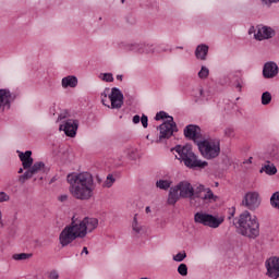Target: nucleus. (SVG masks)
Segmentation results:
<instances>
[{"mask_svg": "<svg viewBox=\"0 0 279 279\" xmlns=\"http://www.w3.org/2000/svg\"><path fill=\"white\" fill-rule=\"evenodd\" d=\"M99 227V219L93 217H85L82 220L72 218L70 225L65 226L59 234V243L61 246L66 247L75 241V239H86V236Z\"/></svg>", "mask_w": 279, "mask_h": 279, "instance_id": "1", "label": "nucleus"}, {"mask_svg": "<svg viewBox=\"0 0 279 279\" xmlns=\"http://www.w3.org/2000/svg\"><path fill=\"white\" fill-rule=\"evenodd\" d=\"M70 184L69 191L75 199L86 202L95 192V179L90 172H72L66 177Z\"/></svg>", "mask_w": 279, "mask_h": 279, "instance_id": "2", "label": "nucleus"}, {"mask_svg": "<svg viewBox=\"0 0 279 279\" xmlns=\"http://www.w3.org/2000/svg\"><path fill=\"white\" fill-rule=\"evenodd\" d=\"M173 151L177 153L175 155L177 160H180V162H183V165L187 169L202 171V169H206V167H208V161L199 159V157L196 154H194L193 146L189 144L177 145L173 148Z\"/></svg>", "mask_w": 279, "mask_h": 279, "instance_id": "3", "label": "nucleus"}, {"mask_svg": "<svg viewBox=\"0 0 279 279\" xmlns=\"http://www.w3.org/2000/svg\"><path fill=\"white\" fill-rule=\"evenodd\" d=\"M238 232L247 239H258L260 236V223L256 216H252L245 210L238 219Z\"/></svg>", "mask_w": 279, "mask_h": 279, "instance_id": "4", "label": "nucleus"}, {"mask_svg": "<svg viewBox=\"0 0 279 279\" xmlns=\"http://www.w3.org/2000/svg\"><path fill=\"white\" fill-rule=\"evenodd\" d=\"M197 147L205 160H215L221 154V141L217 138L202 140L197 142Z\"/></svg>", "mask_w": 279, "mask_h": 279, "instance_id": "5", "label": "nucleus"}, {"mask_svg": "<svg viewBox=\"0 0 279 279\" xmlns=\"http://www.w3.org/2000/svg\"><path fill=\"white\" fill-rule=\"evenodd\" d=\"M194 221L206 228L217 229L223 223L225 219L223 217H217L206 211H198L194 215Z\"/></svg>", "mask_w": 279, "mask_h": 279, "instance_id": "6", "label": "nucleus"}, {"mask_svg": "<svg viewBox=\"0 0 279 279\" xmlns=\"http://www.w3.org/2000/svg\"><path fill=\"white\" fill-rule=\"evenodd\" d=\"M173 132H178V125L173 121V117H168V120L159 125V142L171 138Z\"/></svg>", "mask_w": 279, "mask_h": 279, "instance_id": "7", "label": "nucleus"}, {"mask_svg": "<svg viewBox=\"0 0 279 279\" xmlns=\"http://www.w3.org/2000/svg\"><path fill=\"white\" fill-rule=\"evenodd\" d=\"M242 206L247 210H256L260 206V194L257 191L246 192L242 199Z\"/></svg>", "mask_w": 279, "mask_h": 279, "instance_id": "8", "label": "nucleus"}, {"mask_svg": "<svg viewBox=\"0 0 279 279\" xmlns=\"http://www.w3.org/2000/svg\"><path fill=\"white\" fill-rule=\"evenodd\" d=\"M80 128V120L68 119L60 124L59 130L64 132L65 136L75 138L77 136V130Z\"/></svg>", "mask_w": 279, "mask_h": 279, "instance_id": "9", "label": "nucleus"}, {"mask_svg": "<svg viewBox=\"0 0 279 279\" xmlns=\"http://www.w3.org/2000/svg\"><path fill=\"white\" fill-rule=\"evenodd\" d=\"M177 191H179V195L181 199H193L195 197V187L191 184V182L184 180L174 185Z\"/></svg>", "mask_w": 279, "mask_h": 279, "instance_id": "10", "label": "nucleus"}, {"mask_svg": "<svg viewBox=\"0 0 279 279\" xmlns=\"http://www.w3.org/2000/svg\"><path fill=\"white\" fill-rule=\"evenodd\" d=\"M266 276L271 279L279 278V256H272L265 262Z\"/></svg>", "mask_w": 279, "mask_h": 279, "instance_id": "11", "label": "nucleus"}, {"mask_svg": "<svg viewBox=\"0 0 279 279\" xmlns=\"http://www.w3.org/2000/svg\"><path fill=\"white\" fill-rule=\"evenodd\" d=\"M41 169H45V162H35L33 166L28 168V170H26L23 174L19 177V182H21V184H25L26 180L34 178V175H36L38 171H41Z\"/></svg>", "mask_w": 279, "mask_h": 279, "instance_id": "12", "label": "nucleus"}, {"mask_svg": "<svg viewBox=\"0 0 279 279\" xmlns=\"http://www.w3.org/2000/svg\"><path fill=\"white\" fill-rule=\"evenodd\" d=\"M184 136L197 145L202 141V129L198 125L189 124L184 129Z\"/></svg>", "mask_w": 279, "mask_h": 279, "instance_id": "13", "label": "nucleus"}, {"mask_svg": "<svg viewBox=\"0 0 279 279\" xmlns=\"http://www.w3.org/2000/svg\"><path fill=\"white\" fill-rule=\"evenodd\" d=\"M109 101L111 104L112 110H119L123 106V93L121 89L113 87L109 94Z\"/></svg>", "mask_w": 279, "mask_h": 279, "instance_id": "14", "label": "nucleus"}, {"mask_svg": "<svg viewBox=\"0 0 279 279\" xmlns=\"http://www.w3.org/2000/svg\"><path fill=\"white\" fill-rule=\"evenodd\" d=\"M125 51H134V53H154V45L149 44H128Z\"/></svg>", "mask_w": 279, "mask_h": 279, "instance_id": "15", "label": "nucleus"}, {"mask_svg": "<svg viewBox=\"0 0 279 279\" xmlns=\"http://www.w3.org/2000/svg\"><path fill=\"white\" fill-rule=\"evenodd\" d=\"M12 106V93L10 89H0V112L10 110Z\"/></svg>", "mask_w": 279, "mask_h": 279, "instance_id": "16", "label": "nucleus"}, {"mask_svg": "<svg viewBox=\"0 0 279 279\" xmlns=\"http://www.w3.org/2000/svg\"><path fill=\"white\" fill-rule=\"evenodd\" d=\"M190 96L195 101V104H206L208 101V97L210 94L208 92H204L202 87H195L192 89Z\"/></svg>", "mask_w": 279, "mask_h": 279, "instance_id": "17", "label": "nucleus"}, {"mask_svg": "<svg viewBox=\"0 0 279 279\" xmlns=\"http://www.w3.org/2000/svg\"><path fill=\"white\" fill-rule=\"evenodd\" d=\"M276 32L269 26H262L257 28V32L254 34L255 40H269L274 38Z\"/></svg>", "mask_w": 279, "mask_h": 279, "instance_id": "18", "label": "nucleus"}, {"mask_svg": "<svg viewBox=\"0 0 279 279\" xmlns=\"http://www.w3.org/2000/svg\"><path fill=\"white\" fill-rule=\"evenodd\" d=\"M263 75L266 80H271V77H276L278 75V64L276 62H267L264 64Z\"/></svg>", "mask_w": 279, "mask_h": 279, "instance_id": "19", "label": "nucleus"}, {"mask_svg": "<svg viewBox=\"0 0 279 279\" xmlns=\"http://www.w3.org/2000/svg\"><path fill=\"white\" fill-rule=\"evenodd\" d=\"M133 236H143L145 234V227L138 222V214H135L131 223Z\"/></svg>", "mask_w": 279, "mask_h": 279, "instance_id": "20", "label": "nucleus"}, {"mask_svg": "<svg viewBox=\"0 0 279 279\" xmlns=\"http://www.w3.org/2000/svg\"><path fill=\"white\" fill-rule=\"evenodd\" d=\"M180 198H182V196L180 195L178 187H175V185L170 187L169 193H168L167 204L169 206H175V204H178Z\"/></svg>", "mask_w": 279, "mask_h": 279, "instance_id": "21", "label": "nucleus"}, {"mask_svg": "<svg viewBox=\"0 0 279 279\" xmlns=\"http://www.w3.org/2000/svg\"><path fill=\"white\" fill-rule=\"evenodd\" d=\"M20 160L22 161L23 169H29V167L34 165V158H32V150L21 153Z\"/></svg>", "mask_w": 279, "mask_h": 279, "instance_id": "22", "label": "nucleus"}, {"mask_svg": "<svg viewBox=\"0 0 279 279\" xmlns=\"http://www.w3.org/2000/svg\"><path fill=\"white\" fill-rule=\"evenodd\" d=\"M62 88H75L77 86V78L73 75H69L61 81Z\"/></svg>", "mask_w": 279, "mask_h": 279, "instance_id": "23", "label": "nucleus"}, {"mask_svg": "<svg viewBox=\"0 0 279 279\" xmlns=\"http://www.w3.org/2000/svg\"><path fill=\"white\" fill-rule=\"evenodd\" d=\"M259 173H265L266 175H276V173H278V168H276V166L270 161H266V165L260 168Z\"/></svg>", "mask_w": 279, "mask_h": 279, "instance_id": "24", "label": "nucleus"}, {"mask_svg": "<svg viewBox=\"0 0 279 279\" xmlns=\"http://www.w3.org/2000/svg\"><path fill=\"white\" fill-rule=\"evenodd\" d=\"M195 56L197 60H206V56H208V46L206 44L198 45L195 50Z\"/></svg>", "mask_w": 279, "mask_h": 279, "instance_id": "25", "label": "nucleus"}, {"mask_svg": "<svg viewBox=\"0 0 279 279\" xmlns=\"http://www.w3.org/2000/svg\"><path fill=\"white\" fill-rule=\"evenodd\" d=\"M171 184H173V181L171 180L160 179L156 181L157 189H160L161 191H169V189H171Z\"/></svg>", "mask_w": 279, "mask_h": 279, "instance_id": "26", "label": "nucleus"}, {"mask_svg": "<svg viewBox=\"0 0 279 279\" xmlns=\"http://www.w3.org/2000/svg\"><path fill=\"white\" fill-rule=\"evenodd\" d=\"M201 199H203V202H217V199H219V196L215 195V193H213V190L207 187L204 196H201Z\"/></svg>", "mask_w": 279, "mask_h": 279, "instance_id": "27", "label": "nucleus"}, {"mask_svg": "<svg viewBox=\"0 0 279 279\" xmlns=\"http://www.w3.org/2000/svg\"><path fill=\"white\" fill-rule=\"evenodd\" d=\"M270 206L272 208H276L277 210H279V192H275L271 196H270Z\"/></svg>", "mask_w": 279, "mask_h": 279, "instance_id": "28", "label": "nucleus"}, {"mask_svg": "<svg viewBox=\"0 0 279 279\" xmlns=\"http://www.w3.org/2000/svg\"><path fill=\"white\" fill-rule=\"evenodd\" d=\"M110 93V88H106L102 93H101V95H100V97H101V104H102V106H107V108H110V101H108V94Z\"/></svg>", "mask_w": 279, "mask_h": 279, "instance_id": "29", "label": "nucleus"}, {"mask_svg": "<svg viewBox=\"0 0 279 279\" xmlns=\"http://www.w3.org/2000/svg\"><path fill=\"white\" fill-rule=\"evenodd\" d=\"M269 104H271V93L265 92L262 95V105L269 106Z\"/></svg>", "mask_w": 279, "mask_h": 279, "instance_id": "30", "label": "nucleus"}, {"mask_svg": "<svg viewBox=\"0 0 279 279\" xmlns=\"http://www.w3.org/2000/svg\"><path fill=\"white\" fill-rule=\"evenodd\" d=\"M208 75H210V70H208V68L203 65L198 72L199 80H206V77H208Z\"/></svg>", "mask_w": 279, "mask_h": 279, "instance_id": "31", "label": "nucleus"}, {"mask_svg": "<svg viewBox=\"0 0 279 279\" xmlns=\"http://www.w3.org/2000/svg\"><path fill=\"white\" fill-rule=\"evenodd\" d=\"M12 258L13 260H27V258H32V254L19 253V254H14Z\"/></svg>", "mask_w": 279, "mask_h": 279, "instance_id": "32", "label": "nucleus"}, {"mask_svg": "<svg viewBox=\"0 0 279 279\" xmlns=\"http://www.w3.org/2000/svg\"><path fill=\"white\" fill-rule=\"evenodd\" d=\"M117 180L114 179V177L112 174H108L107 175V180L104 183V186L106 189H110L112 186V184H114Z\"/></svg>", "mask_w": 279, "mask_h": 279, "instance_id": "33", "label": "nucleus"}, {"mask_svg": "<svg viewBox=\"0 0 279 279\" xmlns=\"http://www.w3.org/2000/svg\"><path fill=\"white\" fill-rule=\"evenodd\" d=\"M178 274H180V276H189V267L186 266V264L179 265Z\"/></svg>", "mask_w": 279, "mask_h": 279, "instance_id": "34", "label": "nucleus"}, {"mask_svg": "<svg viewBox=\"0 0 279 279\" xmlns=\"http://www.w3.org/2000/svg\"><path fill=\"white\" fill-rule=\"evenodd\" d=\"M169 117H171V116L167 114V112L159 111V112L156 113L155 120L156 121H161V119H167V121H169Z\"/></svg>", "mask_w": 279, "mask_h": 279, "instance_id": "35", "label": "nucleus"}, {"mask_svg": "<svg viewBox=\"0 0 279 279\" xmlns=\"http://www.w3.org/2000/svg\"><path fill=\"white\" fill-rule=\"evenodd\" d=\"M184 258H186V252H181V253H178L177 255L173 256V260L175 263H182V260H184Z\"/></svg>", "mask_w": 279, "mask_h": 279, "instance_id": "36", "label": "nucleus"}, {"mask_svg": "<svg viewBox=\"0 0 279 279\" xmlns=\"http://www.w3.org/2000/svg\"><path fill=\"white\" fill-rule=\"evenodd\" d=\"M208 190V187L204 186V185H198L196 187V192H194V197H202V195H199V193H206V191Z\"/></svg>", "mask_w": 279, "mask_h": 279, "instance_id": "37", "label": "nucleus"}, {"mask_svg": "<svg viewBox=\"0 0 279 279\" xmlns=\"http://www.w3.org/2000/svg\"><path fill=\"white\" fill-rule=\"evenodd\" d=\"M102 82H114V76H112V73H104L101 76Z\"/></svg>", "mask_w": 279, "mask_h": 279, "instance_id": "38", "label": "nucleus"}, {"mask_svg": "<svg viewBox=\"0 0 279 279\" xmlns=\"http://www.w3.org/2000/svg\"><path fill=\"white\" fill-rule=\"evenodd\" d=\"M263 5H266V8H271L274 3H279V0H260Z\"/></svg>", "mask_w": 279, "mask_h": 279, "instance_id": "39", "label": "nucleus"}, {"mask_svg": "<svg viewBox=\"0 0 279 279\" xmlns=\"http://www.w3.org/2000/svg\"><path fill=\"white\" fill-rule=\"evenodd\" d=\"M235 88L239 93L243 90V78H238L235 81Z\"/></svg>", "mask_w": 279, "mask_h": 279, "instance_id": "40", "label": "nucleus"}, {"mask_svg": "<svg viewBox=\"0 0 279 279\" xmlns=\"http://www.w3.org/2000/svg\"><path fill=\"white\" fill-rule=\"evenodd\" d=\"M140 121L143 125V128H147L148 123H149V119L147 118V116L143 114L141 118H140Z\"/></svg>", "mask_w": 279, "mask_h": 279, "instance_id": "41", "label": "nucleus"}, {"mask_svg": "<svg viewBox=\"0 0 279 279\" xmlns=\"http://www.w3.org/2000/svg\"><path fill=\"white\" fill-rule=\"evenodd\" d=\"M3 202H10V195H8L5 192H0V203Z\"/></svg>", "mask_w": 279, "mask_h": 279, "instance_id": "42", "label": "nucleus"}, {"mask_svg": "<svg viewBox=\"0 0 279 279\" xmlns=\"http://www.w3.org/2000/svg\"><path fill=\"white\" fill-rule=\"evenodd\" d=\"M49 279H59L60 278V274L58 272V270H51L48 275Z\"/></svg>", "mask_w": 279, "mask_h": 279, "instance_id": "43", "label": "nucleus"}, {"mask_svg": "<svg viewBox=\"0 0 279 279\" xmlns=\"http://www.w3.org/2000/svg\"><path fill=\"white\" fill-rule=\"evenodd\" d=\"M225 134L226 136H229V138H232V136H234V129H230V128L226 129Z\"/></svg>", "mask_w": 279, "mask_h": 279, "instance_id": "44", "label": "nucleus"}, {"mask_svg": "<svg viewBox=\"0 0 279 279\" xmlns=\"http://www.w3.org/2000/svg\"><path fill=\"white\" fill-rule=\"evenodd\" d=\"M133 123L136 125L138 123H141V116L136 114L133 117Z\"/></svg>", "mask_w": 279, "mask_h": 279, "instance_id": "45", "label": "nucleus"}, {"mask_svg": "<svg viewBox=\"0 0 279 279\" xmlns=\"http://www.w3.org/2000/svg\"><path fill=\"white\" fill-rule=\"evenodd\" d=\"M59 202H66V199H69V195L66 194H62L58 197Z\"/></svg>", "mask_w": 279, "mask_h": 279, "instance_id": "46", "label": "nucleus"}, {"mask_svg": "<svg viewBox=\"0 0 279 279\" xmlns=\"http://www.w3.org/2000/svg\"><path fill=\"white\" fill-rule=\"evenodd\" d=\"M248 34L250 35L256 34V28H254V26H251L250 29H248Z\"/></svg>", "mask_w": 279, "mask_h": 279, "instance_id": "47", "label": "nucleus"}, {"mask_svg": "<svg viewBox=\"0 0 279 279\" xmlns=\"http://www.w3.org/2000/svg\"><path fill=\"white\" fill-rule=\"evenodd\" d=\"M0 228H3V214L0 210Z\"/></svg>", "mask_w": 279, "mask_h": 279, "instance_id": "48", "label": "nucleus"}, {"mask_svg": "<svg viewBox=\"0 0 279 279\" xmlns=\"http://www.w3.org/2000/svg\"><path fill=\"white\" fill-rule=\"evenodd\" d=\"M81 254H86V255H88V247H83V250H82V253Z\"/></svg>", "mask_w": 279, "mask_h": 279, "instance_id": "49", "label": "nucleus"}, {"mask_svg": "<svg viewBox=\"0 0 279 279\" xmlns=\"http://www.w3.org/2000/svg\"><path fill=\"white\" fill-rule=\"evenodd\" d=\"M244 165H252V157H250L246 161H244Z\"/></svg>", "mask_w": 279, "mask_h": 279, "instance_id": "50", "label": "nucleus"}, {"mask_svg": "<svg viewBox=\"0 0 279 279\" xmlns=\"http://www.w3.org/2000/svg\"><path fill=\"white\" fill-rule=\"evenodd\" d=\"M145 210L147 214L151 213V208L149 206H147Z\"/></svg>", "mask_w": 279, "mask_h": 279, "instance_id": "51", "label": "nucleus"}, {"mask_svg": "<svg viewBox=\"0 0 279 279\" xmlns=\"http://www.w3.org/2000/svg\"><path fill=\"white\" fill-rule=\"evenodd\" d=\"M117 80H120V81L123 80V75H118Z\"/></svg>", "mask_w": 279, "mask_h": 279, "instance_id": "52", "label": "nucleus"}, {"mask_svg": "<svg viewBox=\"0 0 279 279\" xmlns=\"http://www.w3.org/2000/svg\"><path fill=\"white\" fill-rule=\"evenodd\" d=\"M64 119L62 116H59L58 121H62Z\"/></svg>", "mask_w": 279, "mask_h": 279, "instance_id": "53", "label": "nucleus"}, {"mask_svg": "<svg viewBox=\"0 0 279 279\" xmlns=\"http://www.w3.org/2000/svg\"><path fill=\"white\" fill-rule=\"evenodd\" d=\"M17 173H23V168H20Z\"/></svg>", "mask_w": 279, "mask_h": 279, "instance_id": "54", "label": "nucleus"}, {"mask_svg": "<svg viewBox=\"0 0 279 279\" xmlns=\"http://www.w3.org/2000/svg\"><path fill=\"white\" fill-rule=\"evenodd\" d=\"M157 51H167V48H161L160 50Z\"/></svg>", "mask_w": 279, "mask_h": 279, "instance_id": "55", "label": "nucleus"}, {"mask_svg": "<svg viewBox=\"0 0 279 279\" xmlns=\"http://www.w3.org/2000/svg\"><path fill=\"white\" fill-rule=\"evenodd\" d=\"M3 252V248L0 246V254Z\"/></svg>", "mask_w": 279, "mask_h": 279, "instance_id": "56", "label": "nucleus"}, {"mask_svg": "<svg viewBox=\"0 0 279 279\" xmlns=\"http://www.w3.org/2000/svg\"><path fill=\"white\" fill-rule=\"evenodd\" d=\"M51 182H56V178H53V179L51 180Z\"/></svg>", "mask_w": 279, "mask_h": 279, "instance_id": "57", "label": "nucleus"}, {"mask_svg": "<svg viewBox=\"0 0 279 279\" xmlns=\"http://www.w3.org/2000/svg\"><path fill=\"white\" fill-rule=\"evenodd\" d=\"M122 1V3H125V0H121Z\"/></svg>", "mask_w": 279, "mask_h": 279, "instance_id": "58", "label": "nucleus"}, {"mask_svg": "<svg viewBox=\"0 0 279 279\" xmlns=\"http://www.w3.org/2000/svg\"><path fill=\"white\" fill-rule=\"evenodd\" d=\"M179 49H182V47H179Z\"/></svg>", "mask_w": 279, "mask_h": 279, "instance_id": "59", "label": "nucleus"}]
</instances>
